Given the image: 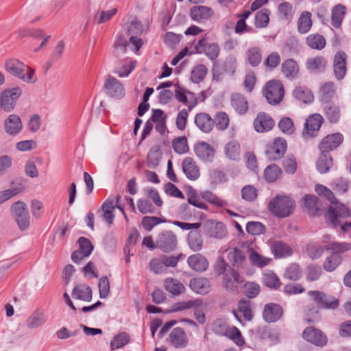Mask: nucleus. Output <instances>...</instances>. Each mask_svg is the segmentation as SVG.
I'll list each match as a JSON object with an SVG mask.
<instances>
[{
    "mask_svg": "<svg viewBox=\"0 0 351 351\" xmlns=\"http://www.w3.org/2000/svg\"><path fill=\"white\" fill-rule=\"evenodd\" d=\"M351 216V211L342 204H336L328 207L325 215L326 222L330 226H340L343 232L348 231L351 228V222L343 221Z\"/></svg>",
    "mask_w": 351,
    "mask_h": 351,
    "instance_id": "nucleus-1",
    "label": "nucleus"
},
{
    "mask_svg": "<svg viewBox=\"0 0 351 351\" xmlns=\"http://www.w3.org/2000/svg\"><path fill=\"white\" fill-rule=\"evenodd\" d=\"M295 206V201L287 195H278L268 203L269 210L280 218H285L292 214Z\"/></svg>",
    "mask_w": 351,
    "mask_h": 351,
    "instance_id": "nucleus-2",
    "label": "nucleus"
},
{
    "mask_svg": "<svg viewBox=\"0 0 351 351\" xmlns=\"http://www.w3.org/2000/svg\"><path fill=\"white\" fill-rule=\"evenodd\" d=\"M5 67L10 74L25 82L34 83L37 80L34 70L16 58L8 60L5 63Z\"/></svg>",
    "mask_w": 351,
    "mask_h": 351,
    "instance_id": "nucleus-3",
    "label": "nucleus"
},
{
    "mask_svg": "<svg viewBox=\"0 0 351 351\" xmlns=\"http://www.w3.org/2000/svg\"><path fill=\"white\" fill-rule=\"evenodd\" d=\"M212 330L218 335L229 337L238 346H242L244 343V340L239 330L235 326L229 327L228 324L223 319H219L215 320L213 323Z\"/></svg>",
    "mask_w": 351,
    "mask_h": 351,
    "instance_id": "nucleus-4",
    "label": "nucleus"
},
{
    "mask_svg": "<svg viewBox=\"0 0 351 351\" xmlns=\"http://www.w3.org/2000/svg\"><path fill=\"white\" fill-rule=\"evenodd\" d=\"M330 249L334 251V253L326 258L323 265L324 269L327 271H332L337 268L341 262V258L339 253L351 249V245L346 243L335 242L330 245Z\"/></svg>",
    "mask_w": 351,
    "mask_h": 351,
    "instance_id": "nucleus-5",
    "label": "nucleus"
},
{
    "mask_svg": "<svg viewBox=\"0 0 351 351\" xmlns=\"http://www.w3.org/2000/svg\"><path fill=\"white\" fill-rule=\"evenodd\" d=\"M10 211L19 229L22 231L27 230L30 223V215L26 204L18 201L11 206Z\"/></svg>",
    "mask_w": 351,
    "mask_h": 351,
    "instance_id": "nucleus-6",
    "label": "nucleus"
},
{
    "mask_svg": "<svg viewBox=\"0 0 351 351\" xmlns=\"http://www.w3.org/2000/svg\"><path fill=\"white\" fill-rule=\"evenodd\" d=\"M21 95L22 90L19 87L8 88L3 91L0 95V109L5 112L12 111Z\"/></svg>",
    "mask_w": 351,
    "mask_h": 351,
    "instance_id": "nucleus-7",
    "label": "nucleus"
},
{
    "mask_svg": "<svg viewBox=\"0 0 351 351\" xmlns=\"http://www.w3.org/2000/svg\"><path fill=\"white\" fill-rule=\"evenodd\" d=\"M264 95L270 104H278L284 97V88L280 82L271 80L267 83Z\"/></svg>",
    "mask_w": 351,
    "mask_h": 351,
    "instance_id": "nucleus-8",
    "label": "nucleus"
},
{
    "mask_svg": "<svg viewBox=\"0 0 351 351\" xmlns=\"http://www.w3.org/2000/svg\"><path fill=\"white\" fill-rule=\"evenodd\" d=\"M156 243L158 248L168 253L177 247V237L172 231H163L157 236Z\"/></svg>",
    "mask_w": 351,
    "mask_h": 351,
    "instance_id": "nucleus-9",
    "label": "nucleus"
},
{
    "mask_svg": "<svg viewBox=\"0 0 351 351\" xmlns=\"http://www.w3.org/2000/svg\"><path fill=\"white\" fill-rule=\"evenodd\" d=\"M308 294L319 307L335 309L339 306V300L336 298L327 295L322 291H310Z\"/></svg>",
    "mask_w": 351,
    "mask_h": 351,
    "instance_id": "nucleus-10",
    "label": "nucleus"
},
{
    "mask_svg": "<svg viewBox=\"0 0 351 351\" xmlns=\"http://www.w3.org/2000/svg\"><path fill=\"white\" fill-rule=\"evenodd\" d=\"M196 52L204 53L212 61L215 60L220 53V47L217 43H208L205 38L200 39L195 46Z\"/></svg>",
    "mask_w": 351,
    "mask_h": 351,
    "instance_id": "nucleus-11",
    "label": "nucleus"
},
{
    "mask_svg": "<svg viewBox=\"0 0 351 351\" xmlns=\"http://www.w3.org/2000/svg\"><path fill=\"white\" fill-rule=\"evenodd\" d=\"M287 150V142L281 138H276L271 145H267L265 154L270 160L281 158Z\"/></svg>",
    "mask_w": 351,
    "mask_h": 351,
    "instance_id": "nucleus-12",
    "label": "nucleus"
},
{
    "mask_svg": "<svg viewBox=\"0 0 351 351\" xmlns=\"http://www.w3.org/2000/svg\"><path fill=\"white\" fill-rule=\"evenodd\" d=\"M323 118L319 114H313L309 116L304 123V128L302 133V137L308 138L314 136L322 126Z\"/></svg>",
    "mask_w": 351,
    "mask_h": 351,
    "instance_id": "nucleus-13",
    "label": "nucleus"
},
{
    "mask_svg": "<svg viewBox=\"0 0 351 351\" xmlns=\"http://www.w3.org/2000/svg\"><path fill=\"white\" fill-rule=\"evenodd\" d=\"M205 233L210 237L222 239L226 237L227 230L222 222L207 220L204 226Z\"/></svg>",
    "mask_w": 351,
    "mask_h": 351,
    "instance_id": "nucleus-14",
    "label": "nucleus"
},
{
    "mask_svg": "<svg viewBox=\"0 0 351 351\" xmlns=\"http://www.w3.org/2000/svg\"><path fill=\"white\" fill-rule=\"evenodd\" d=\"M302 337L307 341L321 347L324 346L328 341L326 336L314 327L306 328L302 333Z\"/></svg>",
    "mask_w": 351,
    "mask_h": 351,
    "instance_id": "nucleus-15",
    "label": "nucleus"
},
{
    "mask_svg": "<svg viewBox=\"0 0 351 351\" xmlns=\"http://www.w3.org/2000/svg\"><path fill=\"white\" fill-rule=\"evenodd\" d=\"M104 88L107 95L112 97L121 98L125 95L123 84L115 77L108 75L105 81Z\"/></svg>",
    "mask_w": 351,
    "mask_h": 351,
    "instance_id": "nucleus-16",
    "label": "nucleus"
},
{
    "mask_svg": "<svg viewBox=\"0 0 351 351\" xmlns=\"http://www.w3.org/2000/svg\"><path fill=\"white\" fill-rule=\"evenodd\" d=\"M343 135L340 133H335L325 136L321 141L319 148L321 153L329 154L336 149L343 141Z\"/></svg>",
    "mask_w": 351,
    "mask_h": 351,
    "instance_id": "nucleus-17",
    "label": "nucleus"
},
{
    "mask_svg": "<svg viewBox=\"0 0 351 351\" xmlns=\"http://www.w3.org/2000/svg\"><path fill=\"white\" fill-rule=\"evenodd\" d=\"M346 59L347 55L342 51L337 52L334 56L333 71L334 74L338 80L343 79L346 74Z\"/></svg>",
    "mask_w": 351,
    "mask_h": 351,
    "instance_id": "nucleus-18",
    "label": "nucleus"
},
{
    "mask_svg": "<svg viewBox=\"0 0 351 351\" xmlns=\"http://www.w3.org/2000/svg\"><path fill=\"white\" fill-rule=\"evenodd\" d=\"M3 127L8 135L16 136L22 131L23 123L19 115L12 114L4 120Z\"/></svg>",
    "mask_w": 351,
    "mask_h": 351,
    "instance_id": "nucleus-19",
    "label": "nucleus"
},
{
    "mask_svg": "<svg viewBox=\"0 0 351 351\" xmlns=\"http://www.w3.org/2000/svg\"><path fill=\"white\" fill-rule=\"evenodd\" d=\"M194 151L198 158L206 162H211L215 153V149L210 144L204 141L197 143Z\"/></svg>",
    "mask_w": 351,
    "mask_h": 351,
    "instance_id": "nucleus-20",
    "label": "nucleus"
},
{
    "mask_svg": "<svg viewBox=\"0 0 351 351\" xmlns=\"http://www.w3.org/2000/svg\"><path fill=\"white\" fill-rule=\"evenodd\" d=\"M169 340L171 346L176 348H183L186 347L188 344L186 335L180 327H177L172 330L169 335Z\"/></svg>",
    "mask_w": 351,
    "mask_h": 351,
    "instance_id": "nucleus-21",
    "label": "nucleus"
},
{
    "mask_svg": "<svg viewBox=\"0 0 351 351\" xmlns=\"http://www.w3.org/2000/svg\"><path fill=\"white\" fill-rule=\"evenodd\" d=\"M282 313V308L279 304L270 303L265 306L263 317L267 322L271 323L278 320Z\"/></svg>",
    "mask_w": 351,
    "mask_h": 351,
    "instance_id": "nucleus-22",
    "label": "nucleus"
},
{
    "mask_svg": "<svg viewBox=\"0 0 351 351\" xmlns=\"http://www.w3.org/2000/svg\"><path fill=\"white\" fill-rule=\"evenodd\" d=\"M274 125V121L265 112L259 113L254 121V127L258 132L270 130Z\"/></svg>",
    "mask_w": 351,
    "mask_h": 351,
    "instance_id": "nucleus-23",
    "label": "nucleus"
},
{
    "mask_svg": "<svg viewBox=\"0 0 351 351\" xmlns=\"http://www.w3.org/2000/svg\"><path fill=\"white\" fill-rule=\"evenodd\" d=\"M182 168L186 178L191 180H195L200 176L199 169L191 157H186L183 160Z\"/></svg>",
    "mask_w": 351,
    "mask_h": 351,
    "instance_id": "nucleus-24",
    "label": "nucleus"
},
{
    "mask_svg": "<svg viewBox=\"0 0 351 351\" xmlns=\"http://www.w3.org/2000/svg\"><path fill=\"white\" fill-rule=\"evenodd\" d=\"M243 281L240 274L235 270L231 269L223 277V287L229 291H233L237 285Z\"/></svg>",
    "mask_w": 351,
    "mask_h": 351,
    "instance_id": "nucleus-25",
    "label": "nucleus"
},
{
    "mask_svg": "<svg viewBox=\"0 0 351 351\" xmlns=\"http://www.w3.org/2000/svg\"><path fill=\"white\" fill-rule=\"evenodd\" d=\"M195 123L203 132L208 133L214 127V120L206 113H198L195 117Z\"/></svg>",
    "mask_w": 351,
    "mask_h": 351,
    "instance_id": "nucleus-26",
    "label": "nucleus"
},
{
    "mask_svg": "<svg viewBox=\"0 0 351 351\" xmlns=\"http://www.w3.org/2000/svg\"><path fill=\"white\" fill-rule=\"evenodd\" d=\"M72 296L75 300L90 302L93 298L91 288L85 284H78L73 289Z\"/></svg>",
    "mask_w": 351,
    "mask_h": 351,
    "instance_id": "nucleus-27",
    "label": "nucleus"
},
{
    "mask_svg": "<svg viewBox=\"0 0 351 351\" xmlns=\"http://www.w3.org/2000/svg\"><path fill=\"white\" fill-rule=\"evenodd\" d=\"M304 206L306 211L310 215H316L321 208V204L319 199L314 195H306L303 199Z\"/></svg>",
    "mask_w": 351,
    "mask_h": 351,
    "instance_id": "nucleus-28",
    "label": "nucleus"
},
{
    "mask_svg": "<svg viewBox=\"0 0 351 351\" xmlns=\"http://www.w3.org/2000/svg\"><path fill=\"white\" fill-rule=\"evenodd\" d=\"M187 263L189 267L196 271H204L208 266L207 259L200 254L190 256Z\"/></svg>",
    "mask_w": 351,
    "mask_h": 351,
    "instance_id": "nucleus-29",
    "label": "nucleus"
},
{
    "mask_svg": "<svg viewBox=\"0 0 351 351\" xmlns=\"http://www.w3.org/2000/svg\"><path fill=\"white\" fill-rule=\"evenodd\" d=\"M228 259L232 266L239 268L243 266L246 261V256L241 250L234 247L228 250Z\"/></svg>",
    "mask_w": 351,
    "mask_h": 351,
    "instance_id": "nucleus-30",
    "label": "nucleus"
},
{
    "mask_svg": "<svg viewBox=\"0 0 351 351\" xmlns=\"http://www.w3.org/2000/svg\"><path fill=\"white\" fill-rule=\"evenodd\" d=\"M270 248L274 255L278 258L286 257L292 254V250L289 245L280 241H271Z\"/></svg>",
    "mask_w": 351,
    "mask_h": 351,
    "instance_id": "nucleus-31",
    "label": "nucleus"
},
{
    "mask_svg": "<svg viewBox=\"0 0 351 351\" xmlns=\"http://www.w3.org/2000/svg\"><path fill=\"white\" fill-rule=\"evenodd\" d=\"M46 322L45 313L43 311L36 310L27 318L26 326L29 329H35L44 325Z\"/></svg>",
    "mask_w": 351,
    "mask_h": 351,
    "instance_id": "nucleus-32",
    "label": "nucleus"
},
{
    "mask_svg": "<svg viewBox=\"0 0 351 351\" xmlns=\"http://www.w3.org/2000/svg\"><path fill=\"white\" fill-rule=\"evenodd\" d=\"M232 108L239 114H244L248 110V102L247 99L242 95L234 93L231 97Z\"/></svg>",
    "mask_w": 351,
    "mask_h": 351,
    "instance_id": "nucleus-33",
    "label": "nucleus"
},
{
    "mask_svg": "<svg viewBox=\"0 0 351 351\" xmlns=\"http://www.w3.org/2000/svg\"><path fill=\"white\" fill-rule=\"evenodd\" d=\"M164 287L167 292L175 296L183 293L185 291L183 284L173 278H167L164 280Z\"/></svg>",
    "mask_w": 351,
    "mask_h": 351,
    "instance_id": "nucleus-34",
    "label": "nucleus"
},
{
    "mask_svg": "<svg viewBox=\"0 0 351 351\" xmlns=\"http://www.w3.org/2000/svg\"><path fill=\"white\" fill-rule=\"evenodd\" d=\"M327 66V61L323 56L309 58L306 62V67L308 70L314 72H323Z\"/></svg>",
    "mask_w": 351,
    "mask_h": 351,
    "instance_id": "nucleus-35",
    "label": "nucleus"
},
{
    "mask_svg": "<svg viewBox=\"0 0 351 351\" xmlns=\"http://www.w3.org/2000/svg\"><path fill=\"white\" fill-rule=\"evenodd\" d=\"M306 43L312 49L322 50L325 47L326 40L323 35L313 33L306 37Z\"/></svg>",
    "mask_w": 351,
    "mask_h": 351,
    "instance_id": "nucleus-36",
    "label": "nucleus"
},
{
    "mask_svg": "<svg viewBox=\"0 0 351 351\" xmlns=\"http://www.w3.org/2000/svg\"><path fill=\"white\" fill-rule=\"evenodd\" d=\"M312 14L308 11L301 13L298 21V30L300 34L308 32L313 25Z\"/></svg>",
    "mask_w": 351,
    "mask_h": 351,
    "instance_id": "nucleus-37",
    "label": "nucleus"
},
{
    "mask_svg": "<svg viewBox=\"0 0 351 351\" xmlns=\"http://www.w3.org/2000/svg\"><path fill=\"white\" fill-rule=\"evenodd\" d=\"M191 289L199 294H205L210 290V282L206 278H194L190 281Z\"/></svg>",
    "mask_w": 351,
    "mask_h": 351,
    "instance_id": "nucleus-38",
    "label": "nucleus"
},
{
    "mask_svg": "<svg viewBox=\"0 0 351 351\" xmlns=\"http://www.w3.org/2000/svg\"><path fill=\"white\" fill-rule=\"evenodd\" d=\"M190 14L195 21L202 19H208L213 15V11L211 8L206 6H194L191 9Z\"/></svg>",
    "mask_w": 351,
    "mask_h": 351,
    "instance_id": "nucleus-39",
    "label": "nucleus"
},
{
    "mask_svg": "<svg viewBox=\"0 0 351 351\" xmlns=\"http://www.w3.org/2000/svg\"><path fill=\"white\" fill-rule=\"evenodd\" d=\"M224 152L230 160H239L241 155V146L239 143L236 140L229 141L224 146Z\"/></svg>",
    "mask_w": 351,
    "mask_h": 351,
    "instance_id": "nucleus-40",
    "label": "nucleus"
},
{
    "mask_svg": "<svg viewBox=\"0 0 351 351\" xmlns=\"http://www.w3.org/2000/svg\"><path fill=\"white\" fill-rule=\"evenodd\" d=\"M24 190L23 184L19 182H12L11 188L0 191V204L10 199L13 196L21 193Z\"/></svg>",
    "mask_w": 351,
    "mask_h": 351,
    "instance_id": "nucleus-41",
    "label": "nucleus"
},
{
    "mask_svg": "<svg viewBox=\"0 0 351 351\" xmlns=\"http://www.w3.org/2000/svg\"><path fill=\"white\" fill-rule=\"evenodd\" d=\"M281 70L287 78H294L299 72V66L293 59H287L282 64Z\"/></svg>",
    "mask_w": 351,
    "mask_h": 351,
    "instance_id": "nucleus-42",
    "label": "nucleus"
},
{
    "mask_svg": "<svg viewBox=\"0 0 351 351\" xmlns=\"http://www.w3.org/2000/svg\"><path fill=\"white\" fill-rule=\"evenodd\" d=\"M332 166V158L330 154L321 153L316 163L317 171L323 174L327 173Z\"/></svg>",
    "mask_w": 351,
    "mask_h": 351,
    "instance_id": "nucleus-43",
    "label": "nucleus"
},
{
    "mask_svg": "<svg viewBox=\"0 0 351 351\" xmlns=\"http://www.w3.org/2000/svg\"><path fill=\"white\" fill-rule=\"evenodd\" d=\"M203 239L201 234L197 231H191L188 234V244L189 247L194 252H199L203 246Z\"/></svg>",
    "mask_w": 351,
    "mask_h": 351,
    "instance_id": "nucleus-44",
    "label": "nucleus"
},
{
    "mask_svg": "<svg viewBox=\"0 0 351 351\" xmlns=\"http://www.w3.org/2000/svg\"><path fill=\"white\" fill-rule=\"evenodd\" d=\"M324 112L327 119L331 123H337L339 119V109L333 104L326 102L324 106Z\"/></svg>",
    "mask_w": 351,
    "mask_h": 351,
    "instance_id": "nucleus-45",
    "label": "nucleus"
},
{
    "mask_svg": "<svg viewBox=\"0 0 351 351\" xmlns=\"http://www.w3.org/2000/svg\"><path fill=\"white\" fill-rule=\"evenodd\" d=\"M196 104V101L193 103H191L188 105V110L186 109H182L178 113L176 117V126L178 129L180 130H184L185 129L189 115L188 111L192 110Z\"/></svg>",
    "mask_w": 351,
    "mask_h": 351,
    "instance_id": "nucleus-46",
    "label": "nucleus"
},
{
    "mask_svg": "<svg viewBox=\"0 0 351 351\" xmlns=\"http://www.w3.org/2000/svg\"><path fill=\"white\" fill-rule=\"evenodd\" d=\"M247 59L252 66H257L262 60V52L261 48L253 47L247 51Z\"/></svg>",
    "mask_w": 351,
    "mask_h": 351,
    "instance_id": "nucleus-47",
    "label": "nucleus"
},
{
    "mask_svg": "<svg viewBox=\"0 0 351 351\" xmlns=\"http://www.w3.org/2000/svg\"><path fill=\"white\" fill-rule=\"evenodd\" d=\"M346 8L341 5H335L332 10V25L338 28L341 26V22L346 14Z\"/></svg>",
    "mask_w": 351,
    "mask_h": 351,
    "instance_id": "nucleus-48",
    "label": "nucleus"
},
{
    "mask_svg": "<svg viewBox=\"0 0 351 351\" xmlns=\"http://www.w3.org/2000/svg\"><path fill=\"white\" fill-rule=\"evenodd\" d=\"M202 301L201 300H193L189 301L179 302L173 304V311H180L191 308H199L202 306Z\"/></svg>",
    "mask_w": 351,
    "mask_h": 351,
    "instance_id": "nucleus-49",
    "label": "nucleus"
},
{
    "mask_svg": "<svg viewBox=\"0 0 351 351\" xmlns=\"http://www.w3.org/2000/svg\"><path fill=\"white\" fill-rule=\"evenodd\" d=\"M208 73V69L204 64H198L195 66L191 73V79L194 83H199L202 82Z\"/></svg>",
    "mask_w": 351,
    "mask_h": 351,
    "instance_id": "nucleus-50",
    "label": "nucleus"
},
{
    "mask_svg": "<svg viewBox=\"0 0 351 351\" xmlns=\"http://www.w3.org/2000/svg\"><path fill=\"white\" fill-rule=\"evenodd\" d=\"M239 311L242 314L245 320L251 321L253 318L251 302L241 300L238 304Z\"/></svg>",
    "mask_w": 351,
    "mask_h": 351,
    "instance_id": "nucleus-51",
    "label": "nucleus"
},
{
    "mask_svg": "<svg viewBox=\"0 0 351 351\" xmlns=\"http://www.w3.org/2000/svg\"><path fill=\"white\" fill-rule=\"evenodd\" d=\"M315 191L319 195L328 199L331 204V206H335L336 204H339L336 200L333 193L327 187L322 184H317L315 186Z\"/></svg>",
    "mask_w": 351,
    "mask_h": 351,
    "instance_id": "nucleus-52",
    "label": "nucleus"
},
{
    "mask_svg": "<svg viewBox=\"0 0 351 351\" xmlns=\"http://www.w3.org/2000/svg\"><path fill=\"white\" fill-rule=\"evenodd\" d=\"M219 130L223 131L229 125L230 119L228 115L224 112H219L215 116L214 123Z\"/></svg>",
    "mask_w": 351,
    "mask_h": 351,
    "instance_id": "nucleus-53",
    "label": "nucleus"
},
{
    "mask_svg": "<svg viewBox=\"0 0 351 351\" xmlns=\"http://www.w3.org/2000/svg\"><path fill=\"white\" fill-rule=\"evenodd\" d=\"M102 216L108 224H112L114 215L113 210L114 206L112 201H107L102 205Z\"/></svg>",
    "mask_w": 351,
    "mask_h": 351,
    "instance_id": "nucleus-54",
    "label": "nucleus"
},
{
    "mask_svg": "<svg viewBox=\"0 0 351 351\" xmlns=\"http://www.w3.org/2000/svg\"><path fill=\"white\" fill-rule=\"evenodd\" d=\"M281 169L275 164L269 165L265 170V178L269 182H275L280 176Z\"/></svg>",
    "mask_w": 351,
    "mask_h": 351,
    "instance_id": "nucleus-55",
    "label": "nucleus"
},
{
    "mask_svg": "<svg viewBox=\"0 0 351 351\" xmlns=\"http://www.w3.org/2000/svg\"><path fill=\"white\" fill-rule=\"evenodd\" d=\"M130 341V336L126 332H120L114 336L110 343L112 350H116L125 346Z\"/></svg>",
    "mask_w": 351,
    "mask_h": 351,
    "instance_id": "nucleus-56",
    "label": "nucleus"
},
{
    "mask_svg": "<svg viewBox=\"0 0 351 351\" xmlns=\"http://www.w3.org/2000/svg\"><path fill=\"white\" fill-rule=\"evenodd\" d=\"M173 148L179 154H183L189 151L187 139L185 136L178 137L173 141Z\"/></svg>",
    "mask_w": 351,
    "mask_h": 351,
    "instance_id": "nucleus-57",
    "label": "nucleus"
},
{
    "mask_svg": "<svg viewBox=\"0 0 351 351\" xmlns=\"http://www.w3.org/2000/svg\"><path fill=\"white\" fill-rule=\"evenodd\" d=\"M269 11L267 9H262L258 11L255 17V25L256 27H265L267 25L269 18Z\"/></svg>",
    "mask_w": 351,
    "mask_h": 351,
    "instance_id": "nucleus-58",
    "label": "nucleus"
},
{
    "mask_svg": "<svg viewBox=\"0 0 351 351\" xmlns=\"http://www.w3.org/2000/svg\"><path fill=\"white\" fill-rule=\"evenodd\" d=\"M249 258L252 265L259 267H263L267 265L270 261L269 258L263 256L258 252L253 250L250 252Z\"/></svg>",
    "mask_w": 351,
    "mask_h": 351,
    "instance_id": "nucleus-59",
    "label": "nucleus"
},
{
    "mask_svg": "<svg viewBox=\"0 0 351 351\" xmlns=\"http://www.w3.org/2000/svg\"><path fill=\"white\" fill-rule=\"evenodd\" d=\"M263 281L265 286L273 289H278L280 285L277 276L271 271H268L264 274Z\"/></svg>",
    "mask_w": 351,
    "mask_h": 351,
    "instance_id": "nucleus-60",
    "label": "nucleus"
},
{
    "mask_svg": "<svg viewBox=\"0 0 351 351\" xmlns=\"http://www.w3.org/2000/svg\"><path fill=\"white\" fill-rule=\"evenodd\" d=\"M335 86L333 82H327L320 89V94L322 100L328 101L335 95Z\"/></svg>",
    "mask_w": 351,
    "mask_h": 351,
    "instance_id": "nucleus-61",
    "label": "nucleus"
},
{
    "mask_svg": "<svg viewBox=\"0 0 351 351\" xmlns=\"http://www.w3.org/2000/svg\"><path fill=\"white\" fill-rule=\"evenodd\" d=\"M265 226L257 221H250L246 225L247 232L252 235H260L265 232Z\"/></svg>",
    "mask_w": 351,
    "mask_h": 351,
    "instance_id": "nucleus-62",
    "label": "nucleus"
},
{
    "mask_svg": "<svg viewBox=\"0 0 351 351\" xmlns=\"http://www.w3.org/2000/svg\"><path fill=\"white\" fill-rule=\"evenodd\" d=\"M293 95L297 99L307 103L313 99V95L308 89L302 87H298L293 90Z\"/></svg>",
    "mask_w": 351,
    "mask_h": 351,
    "instance_id": "nucleus-63",
    "label": "nucleus"
},
{
    "mask_svg": "<svg viewBox=\"0 0 351 351\" xmlns=\"http://www.w3.org/2000/svg\"><path fill=\"white\" fill-rule=\"evenodd\" d=\"M280 130L285 134H292L295 129L293 121L289 117H283L278 123Z\"/></svg>",
    "mask_w": 351,
    "mask_h": 351,
    "instance_id": "nucleus-64",
    "label": "nucleus"
}]
</instances>
